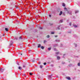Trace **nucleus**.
Returning <instances> with one entry per match:
<instances>
[{
  "label": "nucleus",
  "instance_id": "1",
  "mask_svg": "<svg viewBox=\"0 0 80 80\" xmlns=\"http://www.w3.org/2000/svg\"><path fill=\"white\" fill-rule=\"evenodd\" d=\"M68 13H69V15H72V11H68Z\"/></svg>",
  "mask_w": 80,
  "mask_h": 80
},
{
  "label": "nucleus",
  "instance_id": "2",
  "mask_svg": "<svg viewBox=\"0 0 80 80\" xmlns=\"http://www.w3.org/2000/svg\"><path fill=\"white\" fill-rule=\"evenodd\" d=\"M66 78L68 79V80H70L71 78L69 77H66Z\"/></svg>",
  "mask_w": 80,
  "mask_h": 80
},
{
  "label": "nucleus",
  "instance_id": "3",
  "mask_svg": "<svg viewBox=\"0 0 80 80\" xmlns=\"http://www.w3.org/2000/svg\"><path fill=\"white\" fill-rule=\"evenodd\" d=\"M4 68H1L0 69V71L1 72H3V71H4Z\"/></svg>",
  "mask_w": 80,
  "mask_h": 80
},
{
  "label": "nucleus",
  "instance_id": "4",
  "mask_svg": "<svg viewBox=\"0 0 80 80\" xmlns=\"http://www.w3.org/2000/svg\"><path fill=\"white\" fill-rule=\"evenodd\" d=\"M55 41L56 42H60L59 40H56Z\"/></svg>",
  "mask_w": 80,
  "mask_h": 80
},
{
  "label": "nucleus",
  "instance_id": "5",
  "mask_svg": "<svg viewBox=\"0 0 80 80\" xmlns=\"http://www.w3.org/2000/svg\"><path fill=\"white\" fill-rule=\"evenodd\" d=\"M57 58L58 60H60V57L58 56H57Z\"/></svg>",
  "mask_w": 80,
  "mask_h": 80
},
{
  "label": "nucleus",
  "instance_id": "6",
  "mask_svg": "<svg viewBox=\"0 0 80 80\" xmlns=\"http://www.w3.org/2000/svg\"><path fill=\"white\" fill-rule=\"evenodd\" d=\"M62 11H61L60 13H59V15L60 16L61 15H62Z\"/></svg>",
  "mask_w": 80,
  "mask_h": 80
},
{
  "label": "nucleus",
  "instance_id": "7",
  "mask_svg": "<svg viewBox=\"0 0 80 80\" xmlns=\"http://www.w3.org/2000/svg\"><path fill=\"white\" fill-rule=\"evenodd\" d=\"M41 47V45L40 44H39L38 46V48H40Z\"/></svg>",
  "mask_w": 80,
  "mask_h": 80
},
{
  "label": "nucleus",
  "instance_id": "8",
  "mask_svg": "<svg viewBox=\"0 0 80 80\" xmlns=\"http://www.w3.org/2000/svg\"><path fill=\"white\" fill-rule=\"evenodd\" d=\"M5 30L6 31H7V32H8V28H5Z\"/></svg>",
  "mask_w": 80,
  "mask_h": 80
},
{
  "label": "nucleus",
  "instance_id": "9",
  "mask_svg": "<svg viewBox=\"0 0 80 80\" xmlns=\"http://www.w3.org/2000/svg\"><path fill=\"white\" fill-rule=\"evenodd\" d=\"M62 6L63 7H65V3H62Z\"/></svg>",
  "mask_w": 80,
  "mask_h": 80
},
{
  "label": "nucleus",
  "instance_id": "10",
  "mask_svg": "<svg viewBox=\"0 0 80 80\" xmlns=\"http://www.w3.org/2000/svg\"><path fill=\"white\" fill-rule=\"evenodd\" d=\"M73 25L75 28H77V26L76 25Z\"/></svg>",
  "mask_w": 80,
  "mask_h": 80
},
{
  "label": "nucleus",
  "instance_id": "11",
  "mask_svg": "<svg viewBox=\"0 0 80 80\" xmlns=\"http://www.w3.org/2000/svg\"><path fill=\"white\" fill-rule=\"evenodd\" d=\"M18 69H19V70H22V68L20 67H19L18 68Z\"/></svg>",
  "mask_w": 80,
  "mask_h": 80
},
{
  "label": "nucleus",
  "instance_id": "12",
  "mask_svg": "<svg viewBox=\"0 0 80 80\" xmlns=\"http://www.w3.org/2000/svg\"><path fill=\"white\" fill-rule=\"evenodd\" d=\"M60 23H62V22H63V20H61L60 21Z\"/></svg>",
  "mask_w": 80,
  "mask_h": 80
},
{
  "label": "nucleus",
  "instance_id": "13",
  "mask_svg": "<svg viewBox=\"0 0 80 80\" xmlns=\"http://www.w3.org/2000/svg\"><path fill=\"white\" fill-rule=\"evenodd\" d=\"M60 27H61V26H59L58 28V30H60Z\"/></svg>",
  "mask_w": 80,
  "mask_h": 80
},
{
  "label": "nucleus",
  "instance_id": "14",
  "mask_svg": "<svg viewBox=\"0 0 80 80\" xmlns=\"http://www.w3.org/2000/svg\"><path fill=\"white\" fill-rule=\"evenodd\" d=\"M64 9L65 10V11H67V8H64Z\"/></svg>",
  "mask_w": 80,
  "mask_h": 80
},
{
  "label": "nucleus",
  "instance_id": "15",
  "mask_svg": "<svg viewBox=\"0 0 80 80\" xmlns=\"http://www.w3.org/2000/svg\"><path fill=\"white\" fill-rule=\"evenodd\" d=\"M41 48L42 49H44V47L43 46H42L41 47Z\"/></svg>",
  "mask_w": 80,
  "mask_h": 80
},
{
  "label": "nucleus",
  "instance_id": "16",
  "mask_svg": "<svg viewBox=\"0 0 80 80\" xmlns=\"http://www.w3.org/2000/svg\"><path fill=\"white\" fill-rule=\"evenodd\" d=\"M78 11H76L75 12V13H78Z\"/></svg>",
  "mask_w": 80,
  "mask_h": 80
},
{
  "label": "nucleus",
  "instance_id": "17",
  "mask_svg": "<svg viewBox=\"0 0 80 80\" xmlns=\"http://www.w3.org/2000/svg\"><path fill=\"white\" fill-rule=\"evenodd\" d=\"M51 50V48H48V50Z\"/></svg>",
  "mask_w": 80,
  "mask_h": 80
},
{
  "label": "nucleus",
  "instance_id": "18",
  "mask_svg": "<svg viewBox=\"0 0 80 80\" xmlns=\"http://www.w3.org/2000/svg\"><path fill=\"white\" fill-rule=\"evenodd\" d=\"M29 74L30 75H32L33 74V73H30Z\"/></svg>",
  "mask_w": 80,
  "mask_h": 80
},
{
  "label": "nucleus",
  "instance_id": "19",
  "mask_svg": "<svg viewBox=\"0 0 80 80\" xmlns=\"http://www.w3.org/2000/svg\"><path fill=\"white\" fill-rule=\"evenodd\" d=\"M40 67L41 68H42V67H43V66L41 65L40 66Z\"/></svg>",
  "mask_w": 80,
  "mask_h": 80
},
{
  "label": "nucleus",
  "instance_id": "20",
  "mask_svg": "<svg viewBox=\"0 0 80 80\" xmlns=\"http://www.w3.org/2000/svg\"><path fill=\"white\" fill-rule=\"evenodd\" d=\"M47 38H49V37H50V36L48 35L47 36Z\"/></svg>",
  "mask_w": 80,
  "mask_h": 80
},
{
  "label": "nucleus",
  "instance_id": "21",
  "mask_svg": "<svg viewBox=\"0 0 80 80\" xmlns=\"http://www.w3.org/2000/svg\"><path fill=\"white\" fill-rule=\"evenodd\" d=\"M46 42H47V41L45 40V41H44V43H46Z\"/></svg>",
  "mask_w": 80,
  "mask_h": 80
},
{
  "label": "nucleus",
  "instance_id": "22",
  "mask_svg": "<svg viewBox=\"0 0 80 80\" xmlns=\"http://www.w3.org/2000/svg\"><path fill=\"white\" fill-rule=\"evenodd\" d=\"M78 66H80V63H78Z\"/></svg>",
  "mask_w": 80,
  "mask_h": 80
},
{
  "label": "nucleus",
  "instance_id": "23",
  "mask_svg": "<svg viewBox=\"0 0 80 80\" xmlns=\"http://www.w3.org/2000/svg\"><path fill=\"white\" fill-rule=\"evenodd\" d=\"M13 45V43L12 42L10 44V45Z\"/></svg>",
  "mask_w": 80,
  "mask_h": 80
},
{
  "label": "nucleus",
  "instance_id": "24",
  "mask_svg": "<svg viewBox=\"0 0 80 80\" xmlns=\"http://www.w3.org/2000/svg\"><path fill=\"white\" fill-rule=\"evenodd\" d=\"M59 53V52H57L56 53V54H57V55H58Z\"/></svg>",
  "mask_w": 80,
  "mask_h": 80
},
{
  "label": "nucleus",
  "instance_id": "25",
  "mask_svg": "<svg viewBox=\"0 0 80 80\" xmlns=\"http://www.w3.org/2000/svg\"><path fill=\"white\" fill-rule=\"evenodd\" d=\"M43 64H44V65H46L47 63H46V62H45L43 63Z\"/></svg>",
  "mask_w": 80,
  "mask_h": 80
},
{
  "label": "nucleus",
  "instance_id": "26",
  "mask_svg": "<svg viewBox=\"0 0 80 80\" xmlns=\"http://www.w3.org/2000/svg\"><path fill=\"white\" fill-rule=\"evenodd\" d=\"M49 78H52V77H51L50 76H49Z\"/></svg>",
  "mask_w": 80,
  "mask_h": 80
},
{
  "label": "nucleus",
  "instance_id": "27",
  "mask_svg": "<svg viewBox=\"0 0 80 80\" xmlns=\"http://www.w3.org/2000/svg\"><path fill=\"white\" fill-rule=\"evenodd\" d=\"M19 39H22V37H19Z\"/></svg>",
  "mask_w": 80,
  "mask_h": 80
},
{
  "label": "nucleus",
  "instance_id": "28",
  "mask_svg": "<svg viewBox=\"0 0 80 80\" xmlns=\"http://www.w3.org/2000/svg\"><path fill=\"white\" fill-rule=\"evenodd\" d=\"M57 46H58V44H56V45H54V47H57Z\"/></svg>",
  "mask_w": 80,
  "mask_h": 80
},
{
  "label": "nucleus",
  "instance_id": "29",
  "mask_svg": "<svg viewBox=\"0 0 80 80\" xmlns=\"http://www.w3.org/2000/svg\"><path fill=\"white\" fill-rule=\"evenodd\" d=\"M51 34H54V32H51Z\"/></svg>",
  "mask_w": 80,
  "mask_h": 80
},
{
  "label": "nucleus",
  "instance_id": "30",
  "mask_svg": "<svg viewBox=\"0 0 80 80\" xmlns=\"http://www.w3.org/2000/svg\"><path fill=\"white\" fill-rule=\"evenodd\" d=\"M71 24H72V23H69V25H70V26H71Z\"/></svg>",
  "mask_w": 80,
  "mask_h": 80
},
{
  "label": "nucleus",
  "instance_id": "31",
  "mask_svg": "<svg viewBox=\"0 0 80 80\" xmlns=\"http://www.w3.org/2000/svg\"><path fill=\"white\" fill-rule=\"evenodd\" d=\"M77 44H75V47H77Z\"/></svg>",
  "mask_w": 80,
  "mask_h": 80
},
{
  "label": "nucleus",
  "instance_id": "32",
  "mask_svg": "<svg viewBox=\"0 0 80 80\" xmlns=\"http://www.w3.org/2000/svg\"><path fill=\"white\" fill-rule=\"evenodd\" d=\"M40 28V29H42L43 28Z\"/></svg>",
  "mask_w": 80,
  "mask_h": 80
},
{
  "label": "nucleus",
  "instance_id": "33",
  "mask_svg": "<svg viewBox=\"0 0 80 80\" xmlns=\"http://www.w3.org/2000/svg\"><path fill=\"white\" fill-rule=\"evenodd\" d=\"M23 67H24V68L25 67V65H23Z\"/></svg>",
  "mask_w": 80,
  "mask_h": 80
},
{
  "label": "nucleus",
  "instance_id": "34",
  "mask_svg": "<svg viewBox=\"0 0 80 80\" xmlns=\"http://www.w3.org/2000/svg\"><path fill=\"white\" fill-rule=\"evenodd\" d=\"M67 22H69V20H67Z\"/></svg>",
  "mask_w": 80,
  "mask_h": 80
},
{
  "label": "nucleus",
  "instance_id": "35",
  "mask_svg": "<svg viewBox=\"0 0 80 80\" xmlns=\"http://www.w3.org/2000/svg\"><path fill=\"white\" fill-rule=\"evenodd\" d=\"M17 64H18V65H19V63H17Z\"/></svg>",
  "mask_w": 80,
  "mask_h": 80
},
{
  "label": "nucleus",
  "instance_id": "36",
  "mask_svg": "<svg viewBox=\"0 0 80 80\" xmlns=\"http://www.w3.org/2000/svg\"><path fill=\"white\" fill-rule=\"evenodd\" d=\"M51 17V15H49V17Z\"/></svg>",
  "mask_w": 80,
  "mask_h": 80
},
{
  "label": "nucleus",
  "instance_id": "37",
  "mask_svg": "<svg viewBox=\"0 0 80 80\" xmlns=\"http://www.w3.org/2000/svg\"><path fill=\"white\" fill-rule=\"evenodd\" d=\"M54 50H56V49L54 48Z\"/></svg>",
  "mask_w": 80,
  "mask_h": 80
},
{
  "label": "nucleus",
  "instance_id": "38",
  "mask_svg": "<svg viewBox=\"0 0 80 80\" xmlns=\"http://www.w3.org/2000/svg\"><path fill=\"white\" fill-rule=\"evenodd\" d=\"M52 24H50V25H52Z\"/></svg>",
  "mask_w": 80,
  "mask_h": 80
},
{
  "label": "nucleus",
  "instance_id": "39",
  "mask_svg": "<svg viewBox=\"0 0 80 80\" xmlns=\"http://www.w3.org/2000/svg\"><path fill=\"white\" fill-rule=\"evenodd\" d=\"M55 37H57V36H55Z\"/></svg>",
  "mask_w": 80,
  "mask_h": 80
},
{
  "label": "nucleus",
  "instance_id": "40",
  "mask_svg": "<svg viewBox=\"0 0 80 80\" xmlns=\"http://www.w3.org/2000/svg\"><path fill=\"white\" fill-rule=\"evenodd\" d=\"M21 55H22V53H21Z\"/></svg>",
  "mask_w": 80,
  "mask_h": 80
},
{
  "label": "nucleus",
  "instance_id": "41",
  "mask_svg": "<svg viewBox=\"0 0 80 80\" xmlns=\"http://www.w3.org/2000/svg\"><path fill=\"white\" fill-rule=\"evenodd\" d=\"M64 63H63V64H64Z\"/></svg>",
  "mask_w": 80,
  "mask_h": 80
},
{
  "label": "nucleus",
  "instance_id": "42",
  "mask_svg": "<svg viewBox=\"0 0 80 80\" xmlns=\"http://www.w3.org/2000/svg\"><path fill=\"white\" fill-rule=\"evenodd\" d=\"M3 36H4V34L3 35Z\"/></svg>",
  "mask_w": 80,
  "mask_h": 80
},
{
  "label": "nucleus",
  "instance_id": "43",
  "mask_svg": "<svg viewBox=\"0 0 80 80\" xmlns=\"http://www.w3.org/2000/svg\"><path fill=\"white\" fill-rule=\"evenodd\" d=\"M39 64H40V63L39 62Z\"/></svg>",
  "mask_w": 80,
  "mask_h": 80
},
{
  "label": "nucleus",
  "instance_id": "44",
  "mask_svg": "<svg viewBox=\"0 0 80 80\" xmlns=\"http://www.w3.org/2000/svg\"><path fill=\"white\" fill-rule=\"evenodd\" d=\"M65 54H64V55H65Z\"/></svg>",
  "mask_w": 80,
  "mask_h": 80
},
{
  "label": "nucleus",
  "instance_id": "45",
  "mask_svg": "<svg viewBox=\"0 0 80 80\" xmlns=\"http://www.w3.org/2000/svg\"><path fill=\"white\" fill-rule=\"evenodd\" d=\"M69 33H70V32H69Z\"/></svg>",
  "mask_w": 80,
  "mask_h": 80
},
{
  "label": "nucleus",
  "instance_id": "46",
  "mask_svg": "<svg viewBox=\"0 0 80 80\" xmlns=\"http://www.w3.org/2000/svg\"><path fill=\"white\" fill-rule=\"evenodd\" d=\"M57 78H58V77H57Z\"/></svg>",
  "mask_w": 80,
  "mask_h": 80
}]
</instances>
